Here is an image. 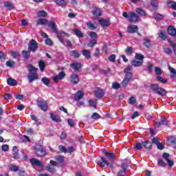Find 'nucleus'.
<instances>
[{"label":"nucleus","instance_id":"6e6d98bb","mask_svg":"<svg viewBox=\"0 0 176 176\" xmlns=\"http://www.w3.org/2000/svg\"><path fill=\"white\" fill-rule=\"evenodd\" d=\"M136 13H138L141 16L146 15L145 11H144V10H142V8H136Z\"/></svg>","mask_w":176,"mask_h":176},{"label":"nucleus","instance_id":"e433bc0d","mask_svg":"<svg viewBox=\"0 0 176 176\" xmlns=\"http://www.w3.org/2000/svg\"><path fill=\"white\" fill-rule=\"evenodd\" d=\"M168 8H171V9H173V10H176V2L170 1L167 3Z\"/></svg>","mask_w":176,"mask_h":176},{"label":"nucleus","instance_id":"58836bf2","mask_svg":"<svg viewBox=\"0 0 176 176\" xmlns=\"http://www.w3.org/2000/svg\"><path fill=\"white\" fill-rule=\"evenodd\" d=\"M19 166H16L14 164L10 165V171H13L14 173H16V171H19Z\"/></svg>","mask_w":176,"mask_h":176},{"label":"nucleus","instance_id":"79ce46f5","mask_svg":"<svg viewBox=\"0 0 176 176\" xmlns=\"http://www.w3.org/2000/svg\"><path fill=\"white\" fill-rule=\"evenodd\" d=\"M37 16L38 17H46L47 16V12L45 10L38 11Z\"/></svg>","mask_w":176,"mask_h":176},{"label":"nucleus","instance_id":"a19ab883","mask_svg":"<svg viewBox=\"0 0 176 176\" xmlns=\"http://www.w3.org/2000/svg\"><path fill=\"white\" fill-rule=\"evenodd\" d=\"M154 19H155V20H156L157 21H160V20H163V19H164V16L162 15V14H161L157 13V14H155L154 15Z\"/></svg>","mask_w":176,"mask_h":176},{"label":"nucleus","instance_id":"7ed1b4c3","mask_svg":"<svg viewBox=\"0 0 176 176\" xmlns=\"http://www.w3.org/2000/svg\"><path fill=\"white\" fill-rule=\"evenodd\" d=\"M47 25L50 26V28L52 30V31H54V32L56 34V36L59 42H60V43L64 45V40H63V36H61V33H60V32H58V30L57 29V25L56 24V23L54 21H48V23L47 24Z\"/></svg>","mask_w":176,"mask_h":176},{"label":"nucleus","instance_id":"de8ad7c7","mask_svg":"<svg viewBox=\"0 0 176 176\" xmlns=\"http://www.w3.org/2000/svg\"><path fill=\"white\" fill-rule=\"evenodd\" d=\"M89 36L92 39V41H97L98 35L96 32H91L89 33Z\"/></svg>","mask_w":176,"mask_h":176},{"label":"nucleus","instance_id":"c9c22d12","mask_svg":"<svg viewBox=\"0 0 176 176\" xmlns=\"http://www.w3.org/2000/svg\"><path fill=\"white\" fill-rule=\"evenodd\" d=\"M64 159L65 157L63 155H58L55 157V160L58 162V163H59V164L64 163Z\"/></svg>","mask_w":176,"mask_h":176},{"label":"nucleus","instance_id":"20e7f679","mask_svg":"<svg viewBox=\"0 0 176 176\" xmlns=\"http://www.w3.org/2000/svg\"><path fill=\"white\" fill-rule=\"evenodd\" d=\"M34 153L38 157H42L46 155V150L41 144H36L34 147Z\"/></svg>","mask_w":176,"mask_h":176},{"label":"nucleus","instance_id":"dca6fc26","mask_svg":"<svg viewBox=\"0 0 176 176\" xmlns=\"http://www.w3.org/2000/svg\"><path fill=\"white\" fill-rule=\"evenodd\" d=\"M71 82L74 85H78L79 83V76L76 74H73L70 76Z\"/></svg>","mask_w":176,"mask_h":176},{"label":"nucleus","instance_id":"3c124183","mask_svg":"<svg viewBox=\"0 0 176 176\" xmlns=\"http://www.w3.org/2000/svg\"><path fill=\"white\" fill-rule=\"evenodd\" d=\"M87 26L91 30H97V26L93 22H89Z\"/></svg>","mask_w":176,"mask_h":176},{"label":"nucleus","instance_id":"0e129e2a","mask_svg":"<svg viewBox=\"0 0 176 176\" xmlns=\"http://www.w3.org/2000/svg\"><path fill=\"white\" fill-rule=\"evenodd\" d=\"M11 56L13 57V58L17 59L20 56V54L16 52H12Z\"/></svg>","mask_w":176,"mask_h":176},{"label":"nucleus","instance_id":"c85d7f7f","mask_svg":"<svg viewBox=\"0 0 176 176\" xmlns=\"http://www.w3.org/2000/svg\"><path fill=\"white\" fill-rule=\"evenodd\" d=\"M133 67H141L144 64V61L133 60L131 63Z\"/></svg>","mask_w":176,"mask_h":176},{"label":"nucleus","instance_id":"49530a36","mask_svg":"<svg viewBox=\"0 0 176 176\" xmlns=\"http://www.w3.org/2000/svg\"><path fill=\"white\" fill-rule=\"evenodd\" d=\"M157 80L158 82H161V83H163V85H165V83H167L168 82V80L167 78H163L162 76H157Z\"/></svg>","mask_w":176,"mask_h":176},{"label":"nucleus","instance_id":"393cba45","mask_svg":"<svg viewBox=\"0 0 176 176\" xmlns=\"http://www.w3.org/2000/svg\"><path fill=\"white\" fill-rule=\"evenodd\" d=\"M7 83H8V86H17V80H16L12 78H9L7 80Z\"/></svg>","mask_w":176,"mask_h":176},{"label":"nucleus","instance_id":"a878e982","mask_svg":"<svg viewBox=\"0 0 176 176\" xmlns=\"http://www.w3.org/2000/svg\"><path fill=\"white\" fill-rule=\"evenodd\" d=\"M82 53V56H84L85 58H87V60H89V58H91V53L89 50H84Z\"/></svg>","mask_w":176,"mask_h":176},{"label":"nucleus","instance_id":"9b49d317","mask_svg":"<svg viewBox=\"0 0 176 176\" xmlns=\"http://www.w3.org/2000/svg\"><path fill=\"white\" fill-rule=\"evenodd\" d=\"M70 68L74 69L75 72H80V68H82V63L80 62H74L70 64Z\"/></svg>","mask_w":176,"mask_h":176},{"label":"nucleus","instance_id":"39448f33","mask_svg":"<svg viewBox=\"0 0 176 176\" xmlns=\"http://www.w3.org/2000/svg\"><path fill=\"white\" fill-rule=\"evenodd\" d=\"M36 104L38 108L44 112H46L49 109V105L47 104V102L46 100H41L38 99L36 100Z\"/></svg>","mask_w":176,"mask_h":176},{"label":"nucleus","instance_id":"ea45409f","mask_svg":"<svg viewBox=\"0 0 176 176\" xmlns=\"http://www.w3.org/2000/svg\"><path fill=\"white\" fill-rule=\"evenodd\" d=\"M157 164L160 167H166V166H167V164L164 162L162 158L157 160Z\"/></svg>","mask_w":176,"mask_h":176},{"label":"nucleus","instance_id":"aec40b11","mask_svg":"<svg viewBox=\"0 0 176 176\" xmlns=\"http://www.w3.org/2000/svg\"><path fill=\"white\" fill-rule=\"evenodd\" d=\"M168 34L170 35V36H175L176 34V29L173 25H169L168 27Z\"/></svg>","mask_w":176,"mask_h":176},{"label":"nucleus","instance_id":"b1692460","mask_svg":"<svg viewBox=\"0 0 176 176\" xmlns=\"http://www.w3.org/2000/svg\"><path fill=\"white\" fill-rule=\"evenodd\" d=\"M4 8H7L9 10H13L14 9V5L12 1H5Z\"/></svg>","mask_w":176,"mask_h":176},{"label":"nucleus","instance_id":"473e14b6","mask_svg":"<svg viewBox=\"0 0 176 176\" xmlns=\"http://www.w3.org/2000/svg\"><path fill=\"white\" fill-rule=\"evenodd\" d=\"M38 67L40 68V71L41 72H43V71H45V68L46 67V63H45L44 60H40L38 62Z\"/></svg>","mask_w":176,"mask_h":176},{"label":"nucleus","instance_id":"f257e3e1","mask_svg":"<svg viewBox=\"0 0 176 176\" xmlns=\"http://www.w3.org/2000/svg\"><path fill=\"white\" fill-rule=\"evenodd\" d=\"M28 72H30V74L28 76V80L29 83H32L34 80H38L39 79V76L38 75V73H36V71H38V69L32 65H29L28 66Z\"/></svg>","mask_w":176,"mask_h":176},{"label":"nucleus","instance_id":"ddd939ff","mask_svg":"<svg viewBox=\"0 0 176 176\" xmlns=\"http://www.w3.org/2000/svg\"><path fill=\"white\" fill-rule=\"evenodd\" d=\"M140 19V16L135 14V12H129V22L130 23H137L138 19Z\"/></svg>","mask_w":176,"mask_h":176},{"label":"nucleus","instance_id":"8fccbe9b","mask_svg":"<svg viewBox=\"0 0 176 176\" xmlns=\"http://www.w3.org/2000/svg\"><path fill=\"white\" fill-rule=\"evenodd\" d=\"M55 2L58 6H65L67 5L65 0H56Z\"/></svg>","mask_w":176,"mask_h":176},{"label":"nucleus","instance_id":"4be33fe9","mask_svg":"<svg viewBox=\"0 0 176 176\" xmlns=\"http://www.w3.org/2000/svg\"><path fill=\"white\" fill-rule=\"evenodd\" d=\"M143 45L147 49H150V47H152V43H151V38H144V41H143Z\"/></svg>","mask_w":176,"mask_h":176},{"label":"nucleus","instance_id":"a18cd8bd","mask_svg":"<svg viewBox=\"0 0 176 176\" xmlns=\"http://www.w3.org/2000/svg\"><path fill=\"white\" fill-rule=\"evenodd\" d=\"M41 82L45 85V86L49 87V85H50V79L47 78V77H43L41 79Z\"/></svg>","mask_w":176,"mask_h":176},{"label":"nucleus","instance_id":"69168bd1","mask_svg":"<svg viewBox=\"0 0 176 176\" xmlns=\"http://www.w3.org/2000/svg\"><path fill=\"white\" fill-rule=\"evenodd\" d=\"M4 100H12L13 98V96L10 94H6L3 96Z\"/></svg>","mask_w":176,"mask_h":176},{"label":"nucleus","instance_id":"09e8293b","mask_svg":"<svg viewBox=\"0 0 176 176\" xmlns=\"http://www.w3.org/2000/svg\"><path fill=\"white\" fill-rule=\"evenodd\" d=\"M58 149L63 153H67V148H65V146H64L63 144L59 145Z\"/></svg>","mask_w":176,"mask_h":176},{"label":"nucleus","instance_id":"72a5a7b5","mask_svg":"<svg viewBox=\"0 0 176 176\" xmlns=\"http://www.w3.org/2000/svg\"><path fill=\"white\" fill-rule=\"evenodd\" d=\"M168 142L170 145H175V148H176V138L174 136H170L168 139Z\"/></svg>","mask_w":176,"mask_h":176},{"label":"nucleus","instance_id":"5701e85b","mask_svg":"<svg viewBox=\"0 0 176 176\" xmlns=\"http://www.w3.org/2000/svg\"><path fill=\"white\" fill-rule=\"evenodd\" d=\"M37 25H47L49 20L46 19H39L36 21Z\"/></svg>","mask_w":176,"mask_h":176},{"label":"nucleus","instance_id":"338daca9","mask_svg":"<svg viewBox=\"0 0 176 176\" xmlns=\"http://www.w3.org/2000/svg\"><path fill=\"white\" fill-rule=\"evenodd\" d=\"M1 149L3 152H8L9 151V145L8 144H3L1 146Z\"/></svg>","mask_w":176,"mask_h":176},{"label":"nucleus","instance_id":"4d7b16f0","mask_svg":"<svg viewBox=\"0 0 176 176\" xmlns=\"http://www.w3.org/2000/svg\"><path fill=\"white\" fill-rule=\"evenodd\" d=\"M109 61H111V63H115L116 61V55L111 54L108 57Z\"/></svg>","mask_w":176,"mask_h":176},{"label":"nucleus","instance_id":"412c9836","mask_svg":"<svg viewBox=\"0 0 176 176\" xmlns=\"http://www.w3.org/2000/svg\"><path fill=\"white\" fill-rule=\"evenodd\" d=\"M85 94H83V91H78L74 96V100H76V101H79L80 100H82V98H83Z\"/></svg>","mask_w":176,"mask_h":176},{"label":"nucleus","instance_id":"4468645a","mask_svg":"<svg viewBox=\"0 0 176 176\" xmlns=\"http://www.w3.org/2000/svg\"><path fill=\"white\" fill-rule=\"evenodd\" d=\"M94 93L96 98L100 99L104 97V89H102L97 88Z\"/></svg>","mask_w":176,"mask_h":176},{"label":"nucleus","instance_id":"1a4fd4ad","mask_svg":"<svg viewBox=\"0 0 176 176\" xmlns=\"http://www.w3.org/2000/svg\"><path fill=\"white\" fill-rule=\"evenodd\" d=\"M127 168H129V164L124 163L121 164V170L118 172V176H126Z\"/></svg>","mask_w":176,"mask_h":176},{"label":"nucleus","instance_id":"9d476101","mask_svg":"<svg viewBox=\"0 0 176 176\" xmlns=\"http://www.w3.org/2000/svg\"><path fill=\"white\" fill-rule=\"evenodd\" d=\"M29 162L32 167H43V164L42 162L36 158H31Z\"/></svg>","mask_w":176,"mask_h":176},{"label":"nucleus","instance_id":"f8f14e48","mask_svg":"<svg viewBox=\"0 0 176 176\" xmlns=\"http://www.w3.org/2000/svg\"><path fill=\"white\" fill-rule=\"evenodd\" d=\"M67 76L65 72H60L56 76L53 77V80L55 83H58V80H63V79Z\"/></svg>","mask_w":176,"mask_h":176},{"label":"nucleus","instance_id":"f704fd0d","mask_svg":"<svg viewBox=\"0 0 176 176\" xmlns=\"http://www.w3.org/2000/svg\"><path fill=\"white\" fill-rule=\"evenodd\" d=\"M74 32L78 38H83V33L79 29H74Z\"/></svg>","mask_w":176,"mask_h":176},{"label":"nucleus","instance_id":"680f3d73","mask_svg":"<svg viewBox=\"0 0 176 176\" xmlns=\"http://www.w3.org/2000/svg\"><path fill=\"white\" fill-rule=\"evenodd\" d=\"M161 124H162L163 126H168V121H167V119H166L165 118H162Z\"/></svg>","mask_w":176,"mask_h":176},{"label":"nucleus","instance_id":"bf43d9fd","mask_svg":"<svg viewBox=\"0 0 176 176\" xmlns=\"http://www.w3.org/2000/svg\"><path fill=\"white\" fill-rule=\"evenodd\" d=\"M152 68H153V65L151 63H148V64H147V71L149 74L152 73Z\"/></svg>","mask_w":176,"mask_h":176},{"label":"nucleus","instance_id":"6ab92c4d","mask_svg":"<svg viewBox=\"0 0 176 176\" xmlns=\"http://www.w3.org/2000/svg\"><path fill=\"white\" fill-rule=\"evenodd\" d=\"M92 14H94L95 17H100V16H102V10L99 8H95L92 11Z\"/></svg>","mask_w":176,"mask_h":176},{"label":"nucleus","instance_id":"7c9ffc66","mask_svg":"<svg viewBox=\"0 0 176 176\" xmlns=\"http://www.w3.org/2000/svg\"><path fill=\"white\" fill-rule=\"evenodd\" d=\"M21 54L23 57H24V58H26L27 60H28L30 57H31V52L30 51L23 50L21 52Z\"/></svg>","mask_w":176,"mask_h":176},{"label":"nucleus","instance_id":"6e6552de","mask_svg":"<svg viewBox=\"0 0 176 176\" xmlns=\"http://www.w3.org/2000/svg\"><path fill=\"white\" fill-rule=\"evenodd\" d=\"M100 160L102 161L96 162V163H97L98 166H99V167L104 168V167H105V164H106V166H112V164H111V162H109V161H108L107 159H105V157H100Z\"/></svg>","mask_w":176,"mask_h":176},{"label":"nucleus","instance_id":"2f4dec72","mask_svg":"<svg viewBox=\"0 0 176 176\" xmlns=\"http://www.w3.org/2000/svg\"><path fill=\"white\" fill-rule=\"evenodd\" d=\"M104 155L106 157H109V160H115L116 159L115 153H113L105 152Z\"/></svg>","mask_w":176,"mask_h":176},{"label":"nucleus","instance_id":"a211bd4d","mask_svg":"<svg viewBox=\"0 0 176 176\" xmlns=\"http://www.w3.org/2000/svg\"><path fill=\"white\" fill-rule=\"evenodd\" d=\"M142 145L145 149H148V151H151L152 149V142L149 140H146L142 142Z\"/></svg>","mask_w":176,"mask_h":176},{"label":"nucleus","instance_id":"13d9d810","mask_svg":"<svg viewBox=\"0 0 176 176\" xmlns=\"http://www.w3.org/2000/svg\"><path fill=\"white\" fill-rule=\"evenodd\" d=\"M133 65H128L126 67V68L124 70V73L126 74V75H127V74H129V71H131V69L133 68Z\"/></svg>","mask_w":176,"mask_h":176},{"label":"nucleus","instance_id":"f3484780","mask_svg":"<svg viewBox=\"0 0 176 176\" xmlns=\"http://www.w3.org/2000/svg\"><path fill=\"white\" fill-rule=\"evenodd\" d=\"M12 157L17 160V159H20V155L19 154V149L17 146H14L12 148Z\"/></svg>","mask_w":176,"mask_h":176},{"label":"nucleus","instance_id":"603ef678","mask_svg":"<svg viewBox=\"0 0 176 176\" xmlns=\"http://www.w3.org/2000/svg\"><path fill=\"white\" fill-rule=\"evenodd\" d=\"M91 119H94V120H97V119H101V116L98 114V113H94L91 116Z\"/></svg>","mask_w":176,"mask_h":176},{"label":"nucleus","instance_id":"c756f323","mask_svg":"<svg viewBox=\"0 0 176 176\" xmlns=\"http://www.w3.org/2000/svg\"><path fill=\"white\" fill-rule=\"evenodd\" d=\"M70 56L74 57V58H79L80 54L77 50H73L70 52Z\"/></svg>","mask_w":176,"mask_h":176},{"label":"nucleus","instance_id":"4c0bfd02","mask_svg":"<svg viewBox=\"0 0 176 176\" xmlns=\"http://www.w3.org/2000/svg\"><path fill=\"white\" fill-rule=\"evenodd\" d=\"M158 36L159 38L164 41V39L167 38V34H166L164 30H160V32L159 33Z\"/></svg>","mask_w":176,"mask_h":176},{"label":"nucleus","instance_id":"cd10ccee","mask_svg":"<svg viewBox=\"0 0 176 176\" xmlns=\"http://www.w3.org/2000/svg\"><path fill=\"white\" fill-rule=\"evenodd\" d=\"M99 24H100L102 27H109V21L104 19H99Z\"/></svg>","mask_w":176,"mask_h":176},{"label":"nucleus","instance_id":"bb28decb","mask_svg":"<svg viewBox=\"0 0 176 176\" xmlns=\"http://www.w3.org/2000/svg\"><path fill=\"white\" fill-rule=\"evenodd\" d=\"M50 118L52 120H53L54 122H56V123H60V122H61V118H60V116H55L54 114L51 113Z\"/></svg>","mask_w":176,"mask_h":176},{"label":"nucleus","instance_id":"0eeeda50","mask_svg":"<svg viewBox=\"0 0 176 176\" xmlns=\"http://www.w3.org/2000/svg\"><path fill=\"white\" fill-rule=\"evenodd\" d=\"M133 78V73H128L125 74L124 80H122L121 85L122 87H126Z\"/></svg>","mask_w":176,"mask_h":176},{"label":"nucleus","instance_id":"864d4df0","mask_svg":"<svg viewBox=\"0 0 176 176\" xmlns=\"http://www.w3.org/2000/svg\"><path fill=\"white\" fill-rule=\"evenodd\" d=\"M164 52L166 54H167L168 56H170V54H173V50H171V48L164 47Z\"/></svg>","mask_w":176,"mask_h":176},{"label":"nucleus","instance_id":"5fc2aeb1","mask_svg":"<svg viewBox=\"0 0 176 176\" xmlns=\"http://www.w3.org/2000/svg\"><path fill=\"white\" fill-rule=\"evenodd\" d=\"M137 102V99H135V97L131 96L129 99V103L131 104V105H134Z\"/></svg>","mask_w":176,"mask_h":176},{"label":"nucleus","instance_id":"423d86ee","mask_svg":"<svg viewBox=\"0 0 176 176\" xmlns=\"http://www.w3.org/2000/svg\"><path fill=\"white\" fill-rule=\"evenodd\" d=\"M28 50L32 53H35L38 50V43L36 41L32 39L30 41L28 44Z\"/></svg>","mask_w":176,"mask_h":176},{"label":"nucleus","instance_id":"c03bdc74","mask_svg":"<svg viewBox=\"0 0 176 176\" xmlns=\"http://www.w3.org/2000/svg\"><path fill=\"white\" fill-rule=\"evenodd\" d=\"M135 58H136V60H139V61H144V58H145V57L141 54L136 53Z\"/></svg>","mask_w":176,"mask_h":176},{"label":"nucleus","instance_id":"2eb2a0df","mask_svg":"<svg viewBox=\"0 0 176 176\" xmlns=\"http://www.w3.org/2000/svg\"><path fill=\"white\" fill-rule=\"evenodd\" d=\"M126 31L128 34H135L138 31V26L135 25H131L127 27Z\"/></svg>","mask_w":176,"mask_h":176},{"label":"nucleus","instance_id":"f03ea898","mask_svg":"<svg viewBox=\"0 0 176 176\" xmlns=\"http://www.w3.org/2000/svg\"><path fill=\"white\" fill-rule=\"evenodd\" d=\"M150 88L155 94L164 97L167 94V91L162 87H159L158 84H151Z\"/></svg>","mask_w":176,"mask_h":176},{"label":"nucleus","instance_id":"052dcab7","mask_svg":"<svg viewBox=\"0 0 176 176\" xmlns=\"http://www.w3.org/2000/svg\"><path fill=\"white\" fill-rule=\"evenodd\" d=\"M67 47H69L70 49L72 47V43L70 41V40H66L65 42H64V44Z\"/></svg>","mask_w":176,"mask_h":176},{"label":"nucleus","instance_id":"37998d69","mask_svg":"<svg viewBox=\"0 0 176 176\" xmlns=\"http://www.w3.org/2000/svg\"><path fill=\"white\" fill-rule=\"evenodd\" d=\"M125 53L127 56H132L133 53V47L128 46L125 51Z\"/></svg>","mask_w":176,"mask_h":176},{"label":"nucleus","instance_id":"e2e57ef3","mask_svg":"<svg viewBox=\"0 0 176 176\" xmlns=\"http://www.w3.org/2000/svg\"><path fill=\"white\" fill-rule=\"evenodd\" d=\"M151 5L153 6V9H157V1H156V0H152Z\"/></svg>","mask_w":176,"mask_h":176},{"label":"nucleus","instance_id":"774afa93","mask_svg":"<svg viewBox=\"0 0 176 176\" xmlns=\"http://www.w3.org/2000/svg\"><path fill=\"white\" fill-rule=\"evenodd\" d=\"M45 45H48L49 46H52L53 45V41L50 38H47L45 41Z\"/></svg>","mask_w":176,"mask_h":176}]
</instances>
